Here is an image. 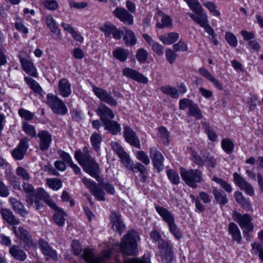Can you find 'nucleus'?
Wrapping results in <instances>:
<instances>
[{
    "mask_svg": "<svg viewBox=\"0 0 263 263\" xmlns=\"http://www.w3.org/2000/svg\"><path fill=\"white\" fill-rule=\"evenodd\" d=\"M29 139L27 137L21 139L18 145L13 149L11 153V155L14 159L21 160L24 158L29 148Z\"/></svg>",
    "mask_w": 263,
    "mask_h": 263,
    "instance_id": "obj_9",
    "label": "nucleus"
},
{
    "mask_svg": "<svg viewBox=\"0 0 263 263\" xmlns=\"http://www.w3.org/2000/svg\"><path fill=\"white\" fill-rule=\"evenodd\" d=\"M24 80L34 92L41 95L43 92L42 88L36 81L28 77H25Z\"/></svg>",
    "mask_w": 263,
    "mask_h": 263,
    "instance_id": "obj_32",
    "label": "nucleus"
},
{
    "mask_svg": "<svg viewBox=\"0 0 263 263\" xmlns=\"http://www.w3.org/2000/svg\"><path fill=\"white\" fill-rule=\"evenodd\" d=\"M39 243L41 248V250L45 255L51 256L52 257H53L55 255V251L50 248L46 241L42 240Z\"/></svg>",
    "mask_w": 263,
    "mask_h": 263,
    "instance_id": "obj_39",
    "label": "nucleus"
},
{
    "mask_svg": "<svg viewBox=\"0 0 263 263\" xmlns=\"http://www.w3.org/2000/svg\"><path fill=\"white\" fill-rule=\"evenodd\" d=\"M228 231L232 235L234 240L238 242L241 241V233L237 226L235 223L233 222L230 223L228 227Z\"/></svg>",
    "mask_w": 263,
    "mask_h": 263,
    "instance_id": "obj_31",
    "label": "nucleus"
},
{
    "mask_svg": "<svg viewBox=\"0 0 263 263\" xmlns=\"http://www.w3.org/2000/svg\"><path fill=\"white\" fill-rule=\"evenodd\" d=\"M9 202L12 206L13 210L22 216L25 217L28 214V211L25 209L24 205L15 198H10Z\"/></svg>",
    "mask_w": 263,
    "mask_h": 263,
    "instance_id": "obj_24",
    "label": "nucleus"
},
{
    "mask_svg": "<svg viewBox=\"0 0 263 263\" xmlns=\"http://www.w3.org/2000/svg\"><path fill=\"white\" fill-rule=\"evenodd\" d=\"M111 149L118 156L122 163L129 170L132 169L130 165V156L118 142L112 141L110 143Z\"/></svg>",
    "mask_w": 263,
    "mask_h": 263,
    "instance_id": "obj_11",
    "label": "nucleus"
},
{
    "mask_svg": "<svg viewBox=\"0 0 263 263\" xmlns=\"http://www.w3.org/2000/svg\"><path fill=\"white\" fill-rule=\"evenodd\" d=\"M116 27L109 22L105 23L103 26L100 28V30L104 32L106 37L109 36L115 29Z\"/></svg>",
    "mask_w": 263,
    "mask_h": 263,
    "instance_id": "obj_52",
    "label": "nucleus"
},
{
    "mask_svg": "<svg viewBox=\"0 0 263 263\" xmlns=\"http://www.w3.org/2000/svg\"><path fill=\"white\" fill-rule=\"evenodd\" d=\"M18 113L22 118H24L26 120L30 121L33 118V114L24 108L19 109Z\"/></svg>",
    "mask_w": 263,
    "mask_h": 263,
    "instance_id": "obj_59",
    "label": "nucleus"
},
{
    "mask_svg": "<svg viewBox=\"0 0 263 263\" xmlns=\"http://www.w3.org/2000/svg\"><path fill=\"white\" fill-rule=\"evenodd\" d=\"M165 57L167 61L170 64H172L175 61L177 54L172 49L167 48L165 50Z\"/></svg>",
    "mask_w": 263,
    "mask_h": 263,
    "instance_id": "obj_61",
    "label": "nucleus"
},
{
    "mask_svg": "<svg viewBox=\"0 0 263 263\" xmlns=\"http://www.w3.org/2000/svg\"><path fill=\"white\" fill-rule=\"evenodd\" d=\"M151 158L155 167L158 171H160L163 168V162L164 158L162 154L157 151L152 153Z\"/></svg>",
    "mask_w": 263,
    "mask_h": 263,
    "instance_id": "obj_26",
    "label": "nucleus"
},
{
    "mask_svg": "<svg viewBox=\"0 0 263 263\" xmlns=\"http://www.w3.org/2000/svg\"><path fill=\"white\" fill-rule=\"evenodd\" d=\"M46 24L50 28V31L56 34L60 33V30L58 27L56 22L51 15H48L46 17Z\"/></svg>",
    "mask_w": 263,
    "mask_h": 263,
    "instance_id": "obj_36",
    "label": "nucleus"
},
{
    "mask_svg": "<svg viewBox=\"0 0 263 263\" xmlns=\"http://www.w3.org/2000/svg\"><path fill=\"white\" fill-rule=\"evenodd\" d=\"M2 218L11 225H18L20 221L14 215L13 212L8 209H2L0 211Z\"/></svg>",
    "mask_w": 263,
    "mask_h": 263,
    "instance_id": "obj_22",
    "label": "nucleus"
},
{
    "mask_svg": "<svg viewBox=\"0 0 263 263\" xmlns=\"http://www.w3.org/2000/svg\"><path fill=\"white\" fill-rule=\"evenodd\" d=\"M167 224L169 227L170 231L175 236L176 238L177 239L180 238L181 236V235L177 226L175 223V220Z\"/></svg>",
    "mask_w": 263,
    "mask_h": 263,
    "instance_id": "obj_60",
    "label": "nucleus"
},
{
    "mask_svg": "<svg viewBox=\"0 0 263 263\" xmlns=\"http://www.w3.org/2000/svg\"><path fill=\"white\" fill-rule=\"evenodd\" d=\"M90 141L92 148L96 151L100 150V145L102 141V138L100 134L93 133L90 136Z\"/></svg>",
    "mask_w": 263,
    "mask_h": 263,
    "instance_id": "obj_35",
    "label": "nucleus"
},
{
    "mask_svg": "<svg viewBox=\"0 0 263 263\" xmlns=\"http://www.w3.org/2000/svg\"><path fill=\"white\" fill-rule=\"evenodd\" d=\"M143 37L146 42L152 47L153 51L158 55L163 54L164 47L158 42H155L152 37L147 34H143Z\"/></svg>",
    "mask_w": 263,
    "mask_h": 263,
    "instance_id": "obj_21",
    "label": "nucleus"
},
{
    "mask_svg": "<svg viewBox=\"0 0 263 263\" xmlns=\"http://www.w3.org/2000/svg\"><path fill=\"white\" fill-rule=\"evenodd\" d=\"M133 80L143 84H146L148 81L147 77L136 71H133Z\"/></svg>",
    "mask_w": 263,
    "mask_h": 263,
    "instance_id": "obj_58",
    "label": "nucleus"
},
{
    "mask_svg": "<svg viewBox=\"0 0 263 263\" xmlns=\"http://www.w3.org/2000/svg\"><path fill=\"white\" fill-rule=\"evenodd\" d=\"M155 209L160 216L167 224L174 221V216L166 209L158 205L156 206Z\"/></svg>",
    "mask_w": 263,
    "mask_h": 263,
    "instance_id": "obj_27",
    "label": "nucleus"
},
{
    "mask_svg": "<svg viewBox=\"0 0 263 263\" xmlns=\"http://www.w3.org/2000/svg\"><path fill=\"white\" fill-rule=\"evenodd\" d=\"M48 194L43 189L39 188L35 191L32 195V204L34 202V198L37 200H44L48 197Z\"/></svg>",
    "mask_w": 263,
    "mask_h": 263,
    "instance_id": "obj_44",
    "label": "nucleus"
},
{
    "mask_svg": "<svg viewBox=\"0 0 263 263\" xmlns=\"http://www.w3.org/2000/svg\"><path fill=\"white\" fill-rule=\"evenodd\" d=\"M151 237L156 242H158L159 246L160 256L167 262H171L172 259L171 248L165 241L160 239L159 233L156 230H153L151 233Z\"/></svg>",
    "mask_w": 263,
    "mask_h": 263,
    "instance_id": "obj_5",
    "label": "nucleus"
},
{
    "mask_svg": "<svg viewBox=\"0 0 263 263\" xmlns=\"http://www.w3.org/2000/svg\"><path fill=\"white\" fill-rule=\"evenodd\" d=\"M92 90L94 93L102 101L106 103L110 106L117 105V102L116 100L106 90L97 86H93Z\"/></svg>",
    "mask_w": 263,
    "mask_h": 263,
    "instance_id": "obj_12",
    "label": "nucleus"
},
{
    "mask_svg": "<svg viewBox=\"0 0 263 263\" xmlns=\"http://www.w3.org/2000/svg\"><path fill=\"white\" fill-rule=\"evenodd\" d=\"M12 231L23 243V247L24 249L28 250L35 246L36 243L34 242L31 235L27 230L21 227H13Z\"/></svg>",
    "mask_w": 263,
    "mask_h": 263,
    "instance_id": "obj_7",
    "label": "nucleus"
},
{
    "mask_svg": "<svg viewBox=\"0 0 263 263\" xmlns=\"http://www.w3.org/2000/svg\"><path fill=\"white\" fill-rule=\"evenodd\" d=\"M212 180L219 184L226 192L231 193L232 191L231 185L222 179L214 176Z\"/></svg>",
    "mask_w": 263,
    "mask_h": 263,
    "instance_id": "obj_47",
    "label": "nucleus"
},
{
    "mask_svg": "<svg viewBox=\"0 0 263 263\" xmlns=\"http://www.w3.org/2000/svg\"><path fill=\"white\" fill-rule=\"evenodd\" d=\"M71 246L74 254L84 259L86 263H99V260L95 258L92 250L89 248L83 250L78 241L73 240Z\"/></svg>",
    "mask_w": 263,
    "mask_h": 263,
    "instance_id": "obj_4",
    "label": "nucleus"
},
{
    "mask_svg": "<svg viewBox=\"0 0 263 263\" xmlns=\"http://www.w3.org/2000/svg\"><path fill=\"white\" fill-rule=\"evenodd\" d=\"M235 183L240 188L241 190L248 195L252 196L254 194V190L252 186L241 178L237 173L233 174Z\"/></svg>",
    "mask_w": 263,
    "mask_h": 263,
    "instance_id": "obj_15",
    "label": "nucleus"
},
{
    "mask_svg": "<svg viewBox=\"0 0 263 263\" xmlns=\"http://www.w3.org/2000/svg\"><path fill=\"white\" fill-rule=\"evenodd\" d=\"M47 184L50 188L56 191L62 187V182L59 179H48Z\"/></svg>",
    "mask_w": 263,
    "mask_h": 263,
    "instance_id": "obj_51",
    "label": "nucleus"
},
{
    "mask_svg": "<svg viewBox=\"0 0 263 263\" xmlns=\"http://www.w3.org/2000/svg\"><path fill=\"white\" fill-rule=\"evenodd\" d=\"M203 6L209 10L211 14L215 16L220 18L221 13L217 9V7L215 4L211 2H207L203 4Z\"/></svg>",
    "mask_w": 263,
    "mask_h": 263,
    "instance_id": "obj_40",
    "label": "nucleus"
},
{
    "mask_svg": "<svg viewBox=\"0 0 263 263\" xmlns=\"http://www.w3.org/2000/svg\"><path fill=\"white\" fill-rule=\"evenodd\" d=\"M154 19L156 21V27L158 28L171 27L172 21L171 17L159 10L155 14Z\"/></svg>",
    "mask_w": 263,
    "mask_h": 263,
    "instance_id": "obj_13",
    "label": "nucleus"
},
{
    "mask_svg": "<svg viewBox=\"0 0 263 263\" xmlns=\"http://www.w3.org/2000/svg\"><path fill=\"white\" fill-rule=\"evenodd\" d=\"M58 90L60 96L67 98L71 94V86L68 80L63 78L59 80L58 83Z\"/></svg>",
    "mask_w": 263,
    "mask_h": 263,
    "instance_id": "obj_17",
    "label": "nucleus"
},
{
    "mask_svg": "<svg viewBox=\"0 0 263 263\" xmlns=\"http://www.w3.org/2000/svg\"><path fill=\"white\" fill-rule=\"evenodd\" d=\"M213 194L217 202L221 205H224L228 202V199L224 193L218 190H214Z\"/></svg>",
    "mask_w": 263,
    "mask_h": 263,
    "instance_id": "obj_43",
    "label": "nucleus"
},
{
    "mask_svg": "<svg viewBox=\"0 0 263 263\" xmlns=\"http://www.w3.org/2000/svg\"><path fill=\"white\" fill-rule=\"evenodd\" d=\"M83 160L82 162H79V163L83 167L84 171L100 182L101 181L100 176L101 172L99 164L92 157H89L88 156H84Z\"/></svg>",
    "mask_w": 263,
    "mask_h": 263,
    "instance_id": "obj_3",
    "label": "nucleus"
},
{
    "mask_svg": "<svg viewBox=\"0 0 263 263\" xmlns=\"http://www.w3.org/2000/svg\"><path fill=\"white\" fill-rule=\"evenodd\" d=\"M22 187L26 195V201L29 206L32 205V195L35 191L33 186L26 182L22 183Z\"/></svg>",
    "mask_w": 263,
    "mask_h": 263,
    "instance_id": "obj_25",
    "label": "nucleus"
},
{
    "mask_svg": "<svg viewBox=\"0 0 263 263\" xmlns=\"http://www.w3.org/2000/svg\"><path fill=\"white\" fill-rule=\"evenodd\" d=\"M104 129L110 134L116 135L121 131L120 125L115 121L109 120L103 123Z\"/></svg>",
    "mask_w": 263,
    "mask_h": 263,
    "instance_id": "obj_28",
    "label": "nucleus"
},
{
    "mask_svg": "<svg viewBox=\"0 0 263 263\" xmlns=\"http://www.w3.org/2000/svg\"><path fill=\"white\" fill-rule=\"evenodd\" d=\"M16 174L24 180H29L31 179L29 173L23 167L18 166L15 171Z\"/></svg>",
    "mask_w": 263,
    "mask_h": 263,
    "instance_id": "obj_49",
    "label": "nucleus"
},
{
    "mask_svg": "<svg viewBox=\"0 0 263 263\" xmlns=\"http://www.w3.org/2000/svg\"><path fill=\"white\" fill-rule=\"evenodd\" d=\"M90 193L97 200L100 201L105 200V198L104 197L105 192L99 184L98 185L97 184Z\"/></svg>",
    "mask_w": 263,
    "mask_h": 263,
    "instance_id": "obj_37",
    "label": "nucleus"
},
{
    "mask_svg": "<svg viewBox=\"0 0 263 263\" xmlns=\"http://www.w3.org/2000/svg\"><path fill=\"white\" fill-rule=\"evenodd\" d=\"M188 114L189 115L195 117L197 119H200L202 117L199 108L194 103L189 109Z\"/></svg>",
    "mask_w": 263,
    "mask_h": 263,
    "instance_id": "obj_48",
    "label": "nucleus"
},
{
    "mask_svg": "<svg viewBox=\"0 0 263 263\" xmlns=\"http://www.w3.org/2000/svg\"><path fill=\"white\" fill-rule=\"evenodd\" d=\"M114 57L121 61H124L127 57V51L123 49L118 48L113 51Z\"/></svg>",
    "mask_w": 263,
    "mask_h": 263,
    "instance_id": "obj_45",
    "label": "nucleus"
},
{
    "mask_svg": "<svg viewBox=\"0 0 263 263\" xmlns=\"http://www.w3.org/2000/svg\"><path fill=\"white\" fill-rule=\"evenodd\" d=\"M56 211L57 213L53 216V220L58 226L62 227L65 224V217H66L67 215L61 209Z\"/></svg>",
    "mask_w": 263,
    "mask_h": 263,
    "instance_id": "obj_33",
    "label": "nucleus"
},
{
    "mask_svg": "<svg viewBox=\"0 0 263 263\" xmlns=\"http://www.w3.org/2000/svg\"><path fill=\"white\" fill-rule=\"evenodd\" d=\"M136 57L139 62L142 64L145 63L148 58V52L145 49L140 48L137 51Z\"/></svg>",
    "mask_w": 263,
    "mask_h": 263,
    "instance_id": "obj_46",
    "label": "nucleus"
},
{
    "mask_svg": "<svg viewBox=\"0 0 263 263\" xmlns=\"http://www.w3.org/2000/svg\"><path fill=\"white\" fill-rule=\"evenodd\" d=\"M46 104L56 114L64 115L67 112V107L64 102L53 94L47 95Z\"/></svg>",
    "mask_w": 263,
    "mask_h": 263,
    "instance_id": "obj_6",
    "label": "nucleus"
},
{
    "mask_svg": "<svg viewBox=\"0 0 263 263\" xmlns=\"http://www.w3.org/2000/svg\"><path fill=\"white\" fill-rule=\"evenodd\" d=\"M191 155L193 160L198 165H202L204 163H206L209 166L213 167L216 163L215 160H212L211 159L204 161L200 158V156H198V155L195 152H192Z\"/></svg>",
    "mask_w": 263,
    "mask_h": 263,
    "instance_id": "obj_34",
    "label": "nucleus"
},
{
    "mask_svg": "<svg viewBox=\"0 0 263 263\" xmlns=\"http://www.w3.org/2000/svg\"><path fill=\"white\" fill-rule=\"evenodd\" d=\"M167 175L171 182L174 184H177L180 182V177L179 175L174 170H170L166 172Z\"/></svg>",
    "mask_w": 263,
    "mask_h": 263,
    "instance_id": "obj_55",
    "label": "nucleus"
},
{
    "mask_svg": "<svg viewBox=\"0 0 263 263\" xmlns=\"http://www.w3.org/2000/svg\"><path fill=\"white\" fill-rule=\"evenodd\" d=\"M234 220L238 222L244 232H248L253 229L254 226L251 222L250 216L248 214L241 215L238 212H234L233 215Z\"/></svg>",
    "mask_w": 263,
    "mask_h": 263,
    "instance_id": "obj_10",
    "label": "nucleus"
},
{
    "mask_svg": "<svg viewBox=\"0 0 263 263\" xmlns=\"http://www.w3.org/2000/svg\"><path fill=\"white\" fill-rule=\"evenodd\" d=\"M99 185L108 194L114 195L115 193L114 187L109 182H100Z\"/></svg>",
    "mask_w": 263,
    "mask_h": 263,
    "instance_id": "obj_63",
    "label": "nucleus"
},
{
    "mask_svg": "<svg viewBox=\"0 0 263 263\" xmlns=\"http://www.w3.org/2000/svg\"><path fill=\"white\" fill-rule=\"evenodd\" d=\"M199 73L207 80L212 82L217 89L219 90L223 89L222 84L207 69L201 68L199 69Z\"/></svg>",
    "mask_w": 263,
    "mask_h": 263,
    "instance_id": "obj_30",
    "label": "nucleus"
},
{
    "mask_svg": "<svg viewBox=\"0 0 263 263\" xmlns=\"http://www.w3.org/2000/svg\"><path fill=\"white\" fill-rule=\"evenodd\" d=\"M225 39L230 46L235 47L237 46L238 42L236 36L232 32H227Z\"/></svg>",
    "mask_w": 263,
    "mask_h": 263,
    "instance_id": "obj_50",
    "label": "nucleus"
},
{
    "mask_svg": "<svg viewBox=\"0 0 263 263\" xmlns=\"http://www.w3.org/2000/svg\"><path fill=\"white\" fill-rule=\"evenodd\" d=\"M9 253L15 259L18 260L24 261L27 258V255L25 252L16 245H13L10 247Z\"/></svg>",
    "mask_w": 263,
    "mask_h": 263,
    "instance_id": "obj_29",
    "label": "nucleus"
},
{
    "mask_svg": "<svg viewBox=\"0 0 263 263\" xmlns=\"http://www.w3.org/2000/svg\"><path fill=\"white\" fill-rule=\"evenodd\" d=\"M37 136L40 139V150L42 151L47 150L52 142L51 135L47 130H43L40 131Z\"/></svg>",
    "mask_w": 263,
    "mask_h": 263,
    "instance_id": "obj_14",
    "label": "nucleus"
},
{
    "mask_svg": "<svg viewBox=\"0 0 263 263\" xmlns=\"http://www.w3.org/2000/svg\"><path fill=\"white\" fill-rule=\"evenodd\" d=\"M221 147L226 153L230 154L233 151L234 144L230 139L226 138L222 140Z\"/></svg>",
    "mask_w": 263,
    "mask_h": 263,
    "instance_id": "obj_41",
    "label": "nucleus"
},
{
    "mask_svg": "<svg viewBox=\"0 0 263 263\" xmlns=\"http://www.w3.org/2000/svg\"><path fill=\"white\" fill-rule=\"evenodd\" d=\"M96 112L100 116L102 123L114 118V114L112 110L105 105H101L97 109Z\"/></svg>",
    "mask_w": 263,
    "mask_h": 263,
    "instance_id": "obj_18",
    "label": "nucleus"
},
{
    "mask_svg": "<svg viewBox=\"0 0 263 263\" xmlns=\"http://www.w3.org/2000/svg\"><path fill=\"white\" fill-rule=\"evenodd\" d=\"M22 128L26 134L31 138L36 136V134L35 127L33 125L29 124L28 122H23Z\"/></svg>",
    "mask_w": 263,
    "mask_h": 263,
    "instance_id": "obj_42",
    "label": "nucleus"
},
{
    "mask_svg": "<svg viewBox=\"0 0 263 263\" xmlns=\"http://www.w3.org/2000/svg\"><path fill=\"white\" fill-rule=\"evenodd\" d=\"M110 220L112 229L121 235L124 230L125 226L121 216L115 212H112L110 215Z\"/></svg>",
    "mask_w": 263,
    "mask_h": 263,
    "instance_id": "obj_19",
    "label": "nucleus"
},
{
    "mask_svg": "<svg viewBox=\"0 0 263 263\" xmlns=\"http://www.w3.org/2000/svg\"><path fill=\"white\" fill-rule=\"evenodd\" d=\"M19 59L23 70L27 74L34 77H36L37 72L33 62L31 61L23 58L20 55Z\"/></svg>",
    "mask_w": 263,
    "mask_h": 263,
    "instance_id": "obj_20",
    "label": "nucleus"
},
{
    "mask_svg": "<svg viewBox=\"0 0 263 263\" xmlns=\"http://www.w3.org/2000/svg\"><path fill=\"white\" fill-rule=\"evenodd\" d=\"M160 90L162 93L169 95L174 98H177L179 96L178 90L176 88L170 86H162Z\"/></svg>",
    "mask_w": 263,
    "mask_h": 263,
    "instance_id": "obj_38",
    "label": "nucleus"
},
{
    "mask_svg": "<svg viewBox=\"0 0 263 263\" xmlns=\"http://www.w3.org/2000/svg\"><path fill=\"white\" fill-rule=\"evenodd\" d=\"M123 255L124 256V261L125 263H132L131 258H126V255L129 256L132 254V231L129 230L126 235L122 238L120 246Z\"/></svg>",
    "mask_w": 263,
    "mask_h": 263,
    "instance_id": "obj_8",
    "label": "nucleus"
},
{
    "mask_svg": "<svg viewBox=\"0 0 263 263\" xmlns=\"http://www.w3.org/2000/svg\"><path fill=\"white\" fill-rule=\"evenodd\" d=\"M179 38L178 33L171 32L158 36L159 40L164 45H170L176 42Z\"/></svg>",
    "mask_w": 263,
    "mask_h": 263,
    "instance_id": "obj_23",
    "label": "nucleus"
},
{
    "mask_svg": "<svg viewBox=\"0 0 263 263\" xmlns=\"http://www.w3.org/2000/svg\"><path fill=\"white\" fill-rule=\"evenodd\" d=\"M236 200L241 204L246 206L249 210L250 206V203L247 200L242 196V194L240 192H236L234 194Z\"/></svg>",
    "mask_w": 263,
    "mask_h": 263,
    "instance_id": "obj_56",
    "label": "nucleus"
},
{
    "mask_svg": "<svg viewBox=\"0 0 263 263\" xmlns=\"http://www.w3.org/2000/svg\"><path fill=\"white\" fill-rule=\"evenodd\" d=\"M84 156L91 157L89 154V151L86 146L83 148V152L80 150L77 151L74 154V158L78 162H82V161H83V159Z\"/></svg>",
    "mask_w": 263,
    "mask_h": 263,
    "instance_id": "obj_54",
    "label": "nucleus"
},
{
    "mask_svg": "<svg viewBox=\"0 0 263 263\" xmlns=\"http://www.w3.org/2000/svg\"><path fill=\"white\" fill-rule=\"evenodd\" d=\"M159 132L161 140L165 144H167L168 140V133L166 129L164 127H161L159 129Z\"/></svg>",
    "mask_w": 263,
    "mask_h": 263,
    "instance_id": "obj_62",
    "label": "nucleus"
},
{
    "mask_svg": "<svg viewBox=\"0 0 263 263\" xmlns=\"http://www.w3.org/2000/svg\"><path fill=\"white\" fill-rule=\"evenodd\" d=\"M193 104V101L184 98L179 101V108L181 110H184L187 108L189 109Z\"/></svg>",
    "mask_w": 263,
    "mask_h": 263,
    "instance_id": "obj_64",
    "label": "nucleus"
},
{
    "mask_svg": "<svg viewBox=\"0 0 263 263\" xmlns=\"http://www.w3.org/2000/svg\"><path fill=\"white\" fill-rule=\"evenodd\" d=\"M194 14L190 13L189 16L195 22L198 23L210 35L215 34L213 29L209 24L207 14L198 0H184Z\"/></svg>",
    "mask_w": 263,
    "mask_h": 263,
    "instance_id": "obj_1",
    "label": "nucleus"
},
{
    "mask_svg": "<svg viewBox=\"0 0 263 263\" xmlns=\"http://www.w3.org/2000/svg\"><path fill=\"white\" fill-rule=\"evenodd\" d=\"M112 11L113 15L118 18L120 21L127 23L129 25L132 24V15L125 9L122 7H118Z\"/></svg>",
    "mask_w": 263,
    "mask_h": 263,
    "instance_id": "obj_16",
    "label": "nucleus"
},
{
    "mask_svg": "<svg viewBox=\"0 0 263 263\" xmlns=\"http://www.w3.org/2000/svg\"><path fill=\"white\" fill-rule=\"evenodd\" d=\"M180 175L184 182L193 188L197 187V184L203 181L202 172L199 170L190 169L187 170L183 167H181Z\"/></svg>",
    "mask_w": 263,
    "mask_h": 263,
    "instance_id": "obj_2",
    "label": "nucleus"
},
{
    "mask_svg": "<svg viewBox=\"0 0 263 263\" xmlns=\"http://www.w3.org/2000/svg\"><path fill=\"white\" fill-rule=\"evenodd\" d=\"M68 2L70 8L78 10L83 9L88 6V3L86 2L79 3L73 0H68Z\"/></svg>",
    "mask_w": 263,
    "mask_h": 263,
    "instance_id": "obj_53",
    "label": "nucleus"
},
{
    "mask_svg": "<svg viewBox=\"0 0 263 263\" xmlns=\"http://www.w3.org/2000/svg\"><path fill=\"white\" fill-rule=\"evenodd\" d=\"M43 4L44 6L49 10L54 11L59 8V4L56 0H45Z\"/></svg>",
    "mask_w": 263,
    "mask_h": 263,
    "instance_id": "obj_57",
    "label": "nucleus"
}]
</instances>
